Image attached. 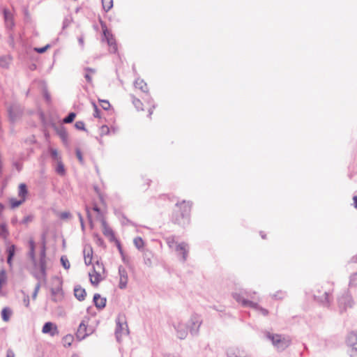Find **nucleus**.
I'll return each mask as SVG.
<instances>
[{
  "instance_id": "nucleus-37",
  "label": "nucleus",
  "mask_w": 357,
  "mask_h": 357,
  "mask_svg": "<svg viewBox=\"0 0 357 357\" xmlns=\"http://www.w3.org/2000/svg\"><path fill=\"white\" fill-rule=\"evenodd\" d=\"M328 296H329L328 293L325 291L324 294V296L322 297L319 298L318 296H314V298L317 299L319 301H320L321 303H322L324 304H325V303L326 304V303H329Z\"/></svg>"
},
{
  "instance_id": "nucleus-28",
  "label": "nucleus",
  "mask_w": 357,
  "mask_h": 357,
  "mask_svg": "<svg viewBox=\"0 0 357 357\" xmlns=\"http://www.w3.org/2000/svg\"><path fill=\"white\" fill-rule=\"evenodd\" d=\"M135 86L143 92L148 91L147 84L143 79H137L135 82Z\"/></svg>"
},
{
  "instance_id": "nucleus-27",
  "label": "nucleus",
  "mask_w": 357,
  "mask_h": 357,
  "mask_svg": "<svg viewBox=\"0 0 357 357\" xmlns=\"http://www.w3.org/2000/svg\"><path fill=\"white\" fill-rule=\"evenodd\" d=\"M228 357H250L243 350L236 349L227 354Z\"/></svg>"
},
{
  "instance_id": "nucleus-61",
  "label": "nucleus",
  "mask_w": 357,
  "mask_h": 357,
  "mask_svg": "<svg viewBox=\"0 0 357 357\" xmlns=\"http://www.w3.org/2000/svg\"><path fill=\"white\" fill-rule=\"evenodd\" d=\"M18 222V220L17 218V217H14L11 219V223L13 225H15Z\"/></svg>"
},
{
  "instance_id": "nucleus-63",
  "label": "nucleus",
  "mask_w": 357,
  "mask_h": 357,
  "mask_svg": "<svg viewBox=\"0 0 357 357\" xmlns=\"http://www.w3.org/2000/svg\"><path fill=\"white\" fill-rule=\"evenodd\" d=\"M93 210L98 213L100 212V208L96 204L93 207Z\"/></svg>"
},
{
  "instance_id": "nucleus-42",
  "label": "nucleus",
  "mask_w": 357,
  "mask_h": 357,
  "mask_svg": "<svg viewBox=\"0 0 357 357\" xmlns=\"http://www.w3.org/2000/svg\"><path fill=\"white\" fill-rule=\"evenodd\" d=\"M33 215H26L25 216L22 220V221L20 222V224H22V225H27L29 224V222H32L33 220Z\"/></svg>"
},
{
  "instance_id": "nucleus-41",
  "label": "nucleus",
  "mask_w": 357,
  "mask_h": 357,
  "mask_svg": "<svg viewBox=\"0 0 357 357\" xmlns=\"http://www.w3.org/2000/svg\"><path fill=\"white\" fill-rule=\"evenodd\" d=\"M349 286L350 287L357 286V272L351 275L350 280H349Z\"/></svg>"
},
{
  "instance_id": "nucleus-64",
  "label": "nucleus",
  "mask_w": 357,
  "mask_h": 357,
  "mask_svg": "<svg viewBox=\"0 0 357 357\" xmlns=\"http://www.w3.org/2000/svg\"><path fill=\"white\" fill-rule=\"evenodd\" d=\"M353 200H354V206L356 208H357V196H354L353 197Z\"/></svg>"
},
{
  "instance_id": "nucleus-17",
  "label": "nucleus",
  "mask_w": 357,
  "mask_h": 357,
  "mask_svg": "<svg viewBox=\"0 0 357 357\" xmlns=\"http://www.w3.org/2000/svg\"><path fill=\"white\" fill-rule=\"evenodd\" d=\"M174 328L176 332V336L181 340H184L188 335V326H185L183 324L178 322L176 324H174Z\"/></svg>"
},
{
  "instance_id": "nucleus-11",
  "label": "nucleus",
  "mask_w": 357,
  "mask_h": 357,
  "mask_svg": "<svg viewBox=\"0 0 357 357\" xmlns=\"http://www.w3.org/2000/svg\"><path fill=\"white\" fill-rule=\"evenodd\" d=\"M202 324L201 316L197 314H193L188 321V328L192 335H197L199 333V328Z\"/></svg>"
},
{
  "instance_id": "nucleus-51",
  "label": "nucleus",
  "mask_w": 357,
  "mask_h": 357,
  "mask_svg": "<svg viewBox=\"0 0 357 357\" xmlns=\"http://www.w3.org/2000/svg\"><path fill=\"white\" fill-rule=\"evenodd\" d=\"M77 215H78V218H79V222L81 224L82 229V230H84V223L83 217L80 213H78Z\"/></svg>"
},
{
  "instance_id": "nucleus-10",
  "label": "nucleus",
  "mask_w": 357,
  "mask_h": 357,
  "mask_svg": "<svg viewBox=\"0 0 357 357\" xmlns=\"http://www.w3.org/2000/svg\"><path fill=\"white\" fill-rule=\"evenodd\" d=\"M347 346L349 348L348 354L351 357L357 355V333H349L345 340Z\"/></svg>"
},
{
  "instance_id": "nucleus-1",
  "label": "nucleus",
  "mask_w": 357,
  "mask_h": 357,
  "mask_svg": "<svg viewBox=\"0 0 357 357\" xmlns=\"http://www.w3.org/2000/svg\"><path fill=\"white\" fill-rule=\"evenodd\" d=\"M255 292H250L246 290H241L239 292H234L233 293V298L239 303H241V305L243 307H250L253 309H255L256 310L260 312L264 316H266L268 314V311L259 306L257 303H255L253 301H249L245 297L251 298H252V294H255Z\"/></svg>"
},
{
  "instance_id": "nucleus-3",
  "label": "nucleus",
  "mask_w": 357,
  "mask_h": 357,
  "mask_svg": "<svg viewBox=\"0 0 357 357\" xmlns=\"http://www.w3.org/2000/svg\"><path fill=\"white\" fill-rule=\"evenodd\" d=\"M264 335L266 338L270 340L278 351H284L290 345L291 340L288 337L274 334L268 331H266Z\"/></svg>"
},
{
  "instance_id": "nucleus-40",
  "label": "nucleus",
  "mask_w": 357,
  "mask_h": 357,
  "mask_svg": "<svg viewBox=\"0 0 357 357\" xmlns=\"http://www.w3.org/2000/svg\"><path fill=\"white\" fill-rule=\"evenodd\" d=\"M61 263L65 269L70 268V264L68 258L66 256H62L61 257Z\"/></svg>"
},
{
  "instance_id": "nucleus-24",
  "label": "nucleus",
  "mask_w": 357,
  "mask_h": 357,
  "mask_svg": "<svg viewBox=\"0 0 357 357\" xmlns=\"http://www.w3.org/2000/svg\"><path fill=\"white\" fill-rule=\"evenodd\" d=\"M28 195L27 186L25 183H20L18 186V197L26 201Z\"/></svg>"
},
{
  "instance_id": "nucleus-59",
  "label": "nucleus",
  "mask_w": 357,
  "mask_h": 357,
  "mask_svg": "<svg viewBox=\"0 0 357 357\" xmlns=\"http://www.w3.org/2000/svg\"><path fill=\"white\" fill-rule=\"evenodd\" d=\"M86 215H87V218H88L89 220L91 221V215L90 211L87 206H86Z\"/></svg>"
},
{
  "instance_id": "nucleus-15",
  "label": "nucleus",
  "mask_w": 357,
  "mask_h": 357,
  "mask_svg": "<svg viewBox=\"0 0 357 357\" xmlns=\"http://www.w3.org/2000/svg\"><path fill=\"white\" fill-rule=\"evenodd\" d=\"M42 332L45 334H49L52 337L58 335L59 333L57 326L50 321L46 322L43 325Z\"/></svg>"
},
{
  "instance_id": "nucleus-6",
  "label": "nucleus",
  "mask_w": 357,
  "mask_h": 357,
  "mask_svg": "<svg viewBox=\"0 0 357 357\" xmlns=\"http://www.w3.org/2000/svg\"><path fill=\"white\" fill-rule=\"evenodd\" d=\"M93 271L94 275H92L91 273L89 274L90 277V281L93 285H98L104 279V278L101 276V273L105 272V267L102 263L97 261L93 265Z\"/></svg>"
},
{
  "instance_id": "nucleus-33",
  "label": "nucleus",
  "mask_w": 357,
  "mask_h": 357,
  "mask_svg": "<svg viewBox=\"0 0 357 357\" xmlns=\"http://www.w3.org/2000/svg\"><path fill=\"white\" fill-rule=\"evenodd\" d=\"M51 293H52V295L54 296V298H52L53 301L56 302L57 299H56V296L59 294H62V288H61V285L57 287L52 288Z\"/></svg>"
},
{
  "instance_id": "nucleus-12",
  "label": "nucleus",
  "mask_w": 357,
  "mask_h": 357,
  "mask_svg": "<svg viewBox=\"0 0 357 357\" xmlns=\"http://www.w3.org/2000/svg\"><path fill=\"white\" fill-rule=\"evenodd\" d=\"M35 247H36L35 242L32 238H31L29 241V250L27 253V256L29 257V259L31 261V264H32V268H31V271H38V261H37L36 255H35Z\"/></svg>"
},
{
  "instance_id": "nucleus-16",
  "label": "nucleus",
  "mask_w": 357,
  "mask_h": 357,
  "mask_svg": "<svg viewBox=\"0 0 357 357\" xmlns=\"http://www.w3.org/2000/svg\"><path fill=\"white\" fill-rule=\"evenodd\" d=\"M119 287L121 289H126L127 287L128 276L127 271L124 267L120 266L119 267Z\"/></svg>"
},
{
  "instance_id": "nucleus-5",
  "label": "nucleus",
  "mask_w": 357,
  "mask_h": 357,
  "mask_svg": "<svg viewBox=\"0 0 357 357\" xmlns=\"http://www.w3.org/2000/svg\"><path fill=\"white\" fill-rule=\"evenodd\" d=\"M166 243L169 248H172L174 245H176V251L181 252L182 254V261H186L188 252L187 243L183 242L177 244V243L175 241V237L174 236H171L166 238Z\"/></svg>"
},
{
  "instance_id": "nucleus-21",
  "label": "nucleus",
  "mask_w": 357,
  "mask_h": 357,
  "mask_svg": "<svg viewBox=\"0 0 357 357\" xmlns=\"http://www.w3.org/2000/svg\"><path fill=\"white\" fill-rule=\"evenodd\" d=\"M74 295L78 301H82L85 299L86 293L85 289L80 285H76L74 287Z\"/></svg>"
},
{
  "instance_id": "nucleus-20",
  "label": "nucleus",
  "mask_w": 357,
  "mask_h": 357,
  "mask_svg": "<svg viewBox=\"0 0 357 357\" xmlns=\"http://www.w3.org/2000/svg\"><path fill=\"white\" fill-rule=\"evenodd\" d=\"M86 324L85 323V321L83 320L79 326V328L77 329V331L76 333L77 338L82 340L84 339L87 335L88 333H86Z\"/></svg>"
},
{
  "instance_id": "nucleus-19",
  "label": "nucleus",
  "mask_w": 357,
  "mask_h": 357,
  "mask_svg": "<svg viewBox=\"0 0 357 357\" xmlns=\"http://www.w3.org/2000/svg\"><path fill=\"white\" fill-rule=\"evenodd\" d=\"M93 301L98 309L102 310L105 307L107 300L106 298L101 297L99 294H95Z\"/></svg>"
},
{
  "instance_id": "nucleus-44",
  "label": "nucleus",
  "mask_w": 357,
  "mask_h": 357,
  "mask_svg": "<svg viewBox=\"0 0 357 357\" xmlns=\"http://www.w3.org/2000/svg\"><path fill=\"white\" fill-rule=\"evenodd\" d=\"M75 126L77 130H86L85 125L83 121H77Z\"/></svg>"
},
{
  "instance_id": "nucleus-55",
  "label": "nucleus",
  "mask_w": 357,
  "mask_h": 357,
  "mask_svg": "<svg viewBox=\"0 0 357 357\" xmlns=\"http://www.w3.org/2000/svg\"><path fill=\"white\" fill-rule=\"evenodd\" d=\"M70 216V213H68V212H63L61 214V219H66V218H68Z\"/></svg>"
},
{
  "instance_id": "nucleus-14",
  "label": "nucleus",
  "mask_w": 357,
  "mask_h": 357,
  "mask_svg": "<svg viewBox=\"0 0 357 357\" xmlns=\"http://www.w3.org/2000/svg\"><path fill=\"white\" fill-rule=\"evenodd\" d=\"M31 274L37 280V283L35 286L34 291L32 294V298L36 299L38 295V293L39 291V289L41 287V282H46L47 281V277L46 278H40L39 275H42V274H40L38 271H31Z\"/></svg>"
},
{
  "instance_id": "nucleus-30",
  "label": "nucleus",
  "mask_w": 357,
  "mask_h": 357,
  "mask_svg": "<svg viewBox=\"0 0 357 357\" xmlns=\"http://www.w3.org/2000/svg\"><path fill=\"white\" fill-rule=\"evenodd\" d=\"M11 310L8 307H4L1 311V317L4 321H8L10 319Z\"/></svg>"
},
{
  "instance_id": "nucleus-32",
  "label": "nucleus",
  "mask_w": 357,
  "mask_h": 357,
  "mask_svg": "<svg viewBox=\"0 0 357 357\" xmlns=\"http://www.w3.org/2000/svg\"><path fill=\"white\" fill-rule=\"evenodd\" d=\"M102 8L105 12H108L113 6V0H102Z\"/></svg>"
},
{
  "instance_id": "nucleus-50",
  "label": "nucleus",
  "mask_w": 357,
  "mask_h": 357,
  "mask_svg": "<svg viewBox=\"0 0 357 357\" xmlns=\"http://www.w3.org/2000/svg\"><path fill=\"white\" fill-rule=\"evenodd\" d=\"M93 107H94L93 116L96 118L100 117V110L98 109L97 105L95 103H93Z\"/></svg>"
},
{
  "instance_id": "nucleus-36",
  "label": "nucleus",
  "mask_w": 357,
  "mask_h": 357,
  "mask_svg": "<svg viewBox=\"0 0 357 357\" xmlns=\"http://www.w3.org/2000/svg\"><path fill=\"white\" fill-rule=\"evenodd\" d=\"M57 162H58V163H57V166L56 167V172L57 174H59L60 175H63L65 174L64 165L62 163L61 160Z\"/></svg>"
},
{
  "instance_id": "nucleus-35",
  "label": "nucleus",
  "mask_w": 357,
  "mask_h": 357,
  "mask_svg": "<svg viewBox=\"0 0 357 357\" xmlns=\"http://www.w3.org/2000/svg\"><path fill=\"white\" fill-rule=\"evenodd\" d=\"M8 235V231L7 229L6 225L5 223L0 225V236L6 238Z\"/></svg>"
},
{
  "instance_id": "nucleus-49",
  "label": "nucleus",
  "mask_w": 357,
  "mask_h": 357,
  "mask_svg": "<svg viewBox=\"0 0 357 357\" xmlns=\"http://www.w3.org/2000/svg\"><path fill=\"white\" fill-rule=\"evenodd\" d=\"M100 132L102 135H107L109 132V129L107 126H102L100 128Z\"/></svg>"
},
{
  "instance_id": "nucleus-34",
  "label": "nucleus",
  "mask_w": 357,
  "mask_h": 357,
  "mask_svg": "<svg viewBox=\"0 0 357 357\" xmlns=\"http://www.w3.org/2000/svg\"><path fill=\"white\" fill-rule=\"evenodd\" d=\"M135 246L138 249L141 250L144 247V241L141 237H136L133 240Z\"/></svg>"
},
{
  "instance_id": "nucleus-22",
  "label": "nucleus",
  "mask_w": 357,
  "mask_h": 357,
  "mask_svg": "<svg viewBox=\"0 0 357 357\" xmlns=\"http://www.w3.org/2000/svg\"><path fill=\"white\" fill-rule=\"evenodd\" d=\"M84 262L86 266H89L91 264L92 256H93V250L91 246L85 247L84 249Z\"/></svg>"
},
{
  "instance_id": "nucleus-4",
  "label": "nucleus",
  "mask_w": 357,
  "mask_h": 357,
  "mask_svg": "<svg viewBox=\"0 0 357 357\" xmlns=\"http://www.w3.org/2000/svg\"><path fill=\"white\" fill-rule=\"evenodd\" d=\"M24 107L17 102H13L7 105L8 120L13 124L21 120L24 115Z\"/></svg>"
},
{
  "instance_id": "nucleus-52",
  "label": "nucleus",
  "mask_w": 357,
  "mask_h": 357,
  "mask_svg": "<svg viewBox=\"0 0 357 357\" xmlns=\"http://www.w3.org/2000/svg\"><path fill=\"white\" fill-rule=\"evenodd\" d=\"M23 303L24 305L28 307L29 306V295H26L23 299Z\"/></svg>"
},
{
  "instance_id": "nucleus-53",
  "label": "nucleus",
  "mask_w": 357,
  "mask_h": 357,
  "mask_svg": "<svg viewBox=\"0 0 357 357\" xmlns=\"http://www.w3.org/2000/svg\"><path fill=\"white\" fill-rule=\"evenodd\" d=\"M6 357H15V353L10 349L7 350Z\"/></svg>"
},
{
  "instance_id": "nucleus-2",
  "label": "nucleus",
  "mask_w": 357,
  "mask_h": 357,
  "mask_svg": "<svg viewBox=\"0 0 357 357\" xmlns=\"http://www.w3.org/2000/svg\"><path fill=\"white\" fill-rule=\"evenodd\" d=\"M176 206L179 208V214L175 212L173 215V221L181 226H185L189 222V215L191 210V203L183 200L181 203H176Z\"/></svg>"
},
{
  "instance_id": "nucleus-48",
  "label": "nucleus",
  "mask_w": 357,
  "mask_h": 357,
  "mask_svg": "<svg viewBox=\"0 0 357 357\" xmlns=\"http://www.w3.org/2000/svg\"><path fill=\"white\" fill-rule=\"evenodd\" d=\"M121 224L123 225H134V223L131 222L130 220H128L126 217L123 216V218L121 220Z\"/></svg>"
},
{
  "instance_id": "nucleus-45",
  "label": "nucleus",
  "mask_w": 357,
  "mask_h": 357,
  "mask_svg": "<svg viewBox=\"0 0 357 357\" xmlns=\"http://www.w3.org/2000/svg\"><path fill=\"white\" fill-rule=\"evenodd\" d=\"M101 102V107L104 110H107L110 107V103L108 100H100Z\"/></svg>"
},
{
  "instance_id": "nucleus-25",
  "label": "nucleus",
  "mask_w": 357,
  "mask_h": 357,
  "mask_svg": "<svg viewBox=\"0 0 357 357\" xmlns=\"http://www.w3.org/2000/svg\"><path fill=\"white\" fill-rule=\"evenodd\" d=\"M6 252L8 255L7 257V263L10 266H12V260L15 253V245H9L6 249Z\"/></svg>"
},
{
  "instance_id": "nucleus-39",
  "label": "nucleus",
  "mask_w": 357,
  "mask_h": 357,
  "mask_svg": "<svg viewBox=\"0 0 357 357\" xmlns=\"http://www.w3.org/2000/svg\"><path fill=\"white\" fill-rule=\"evenodd\" d=\"M9 65V58L6 56H1L0 58V66L4 68L8 67Z\"/></svg>"
},
{
  "instance_id": "nucleus-57",
  "label": "nucleus",
  "mask_w": 357,
  "mask_h": 357,
  "mask_svg": "<svg viewBox=\"0 0 357 357\" xmlns=\"http://www.w3.org/2000/svg\"><path fill=\"white\" fill-rule=\"evenodd\" d=\"M96 243L99 246H102L104 245V241H103V240L100 237H98L97 240H96Z\"/></svg>"
},
{
  "instance_id": "nucleus-54",
  "label": "nucleus",
  "mask_w": 357,
  "mask_h": 357,
  "mask_svg": "<svg viewBox=\"0 0 357 357\" xmlns=\"http://www.w3.org/2000/svg\"><path fill=\"white\" fill-rule=\"evenodd\" d=\"M273 297L275 298L281 299L284 297V293L282 291L278 292L276 294L273 295Z\"/></svg>"
},
{
  "instance_id": "nucleus-8",
  "label": "nucleus",
  "mask_w": 357,
  "mask_h": 357,
  "mask_svg": "<svg viewBox=\"0 0 357 357\" xmlns=\"http://www.w3.org/2000/svg\"><path fill=\"white\" fill-rule=\"evenodd\" d=\"M354 305V301L349 291H345L338 298V307L341 313L345 312L348 308H351Z\"/></svg>"
},
{
  "instance_id": "nucleus-9",
  "label": "nucleus",
  "mask_w": 357,
  "mask_h": 357,
  "mask_svg": "<svg viewBox=\"0 0 357 357\" xmlns=\"http://www.w3.org/2000/svg\"><path fill=\"white\" fill-rule=\"evenodd\" d=\"M47 259H46V246L45 243L44 242L42 245L41 250L40 252V259L38 261V271L42 275H39L40 278H46L47 277Z\"/></svg>"
},
{
  "instance_id": "nucleus-29",
  "label": "nucleus",
  "mask_w": 357,
  "mask_h": 357,
  "mask_svg": "<svg viewBox=\"0 0 357 357\" xmlns=\"http://www.w3.org/2000/svg\"><path fill=\"white\" fill-rule=\"evenodd\" d=\"M25 201H24V199H22L20 198V199H17L15 198H10L9 199V202H10L11 208H15L20 206Z\"/></svg>"
},
{
  "instance_id": "nucleus-38",
  "label": "nucleus",
  "mask_w": 357,
  "mask_h": 357,
  "mask_svg": "<svg viewBox=\"0 0 357 357\" xmlns=\"http://www.w3.org/2000/svg\"><path fill=\"white\" fill-rule=\"evenodd\" d=\"M76 116V114L74 112H70L67 116H66L63 119V122L64 123H72L75 118Z\"/></svg>"
},
{
  "instance_id": "nucleus-31",
  "label": "nucleus",
  "mask_w": 357,
  "mask_h": 357,
  "mask_svg": "<svg viewBox=\"0 0 357 357\" xmlns=\"http://www.w3.org/2000/svg\"><path fill=\"white\" fill-rule=\"evenodd\" d=\"M131 98H132V104L134 105V106L135 107V108L137 109V110H143V108H142V102H141V100L137 98H135L133 95H131Z\"/></svg>"
},
{
  "instance_id": "nucleus-7",
  "label": "nucleus",
  "mask_w": 357,
  "mask_h": 357,
  "mask_svg": "<svg viewBox=\"0 0 357 357\" xmlns=\"http://www.w3.org/2000/svg\"><path fill=\"white\" fill-rule=\"evenodd\" d=\"M116 327L115 330V335L118 342H120L121 335L125 331V333L128 334L129 330L126 321V317L124 314H119L116 319Z\"/></svg>"
},
{
  "instance_id": "nucleus-23",
  "label": "nucleus",
  "mask_w": 357,
  "mask_h": 357,
  "mask_svg": "<svg viewBox=\"0 0 357 357\" xmlns=\"http://www.w3.org/2000/svg\"><path fill=\"white\" fill-rule=\"evenodd\" d=\"M55 129L56 134L59 136L62 142L64 144H67L68 140V135L65 128L56 127Z\"/></svg>"
},
{
  "instance_id": "nucleus-47",
  "label": "nucleus",
  "mask_w": 357,
  "mask_h": 357,
  "mask_svg": "<svg viewBox=\"0 0 357 357\" xmlns=\"http://www.w3.org/2000/svg\"><path fill=\"white\" fill-rule=\"evenodd\" d=\"M75 153H76V156L77 158V159L79 160V161L82 163L83 161H84V159H83V157H82V152L79 149H77L75 150Z\"/></svg>"
},
{
  "instance_id": "nucleus-56",
  "label": "nucleus",
  "mask_w": 357,
  "mask_h": 357,
  "mask_svg": "<svg viewBox=\"0 0 357 357\" xmlns=\"http://www.w3.org/2000/svg\"><path fill=\"white\" fill-rule=\"evenodd\" d=\"M114 241H116V245H117V248H118V250H119V252L122 255L123 254V250H122V248H121L120 242L116 238V240Z\"/></svg>"
},
{
  "instance_id": "nucleus-43",
  "label": "nucleus",
  "mask_w": 357,
  "mask_h": 357,
  "mask_svg": "<svg viewBox=\"0 0 357 357\" xmlns=\"http://www.w3.org/2000/svg\"><path fill=\"white\" fill-rule=\"evenodd\" d=\"M50 155L52 159L59 161L61 160V158L59 157L58 152L56 149H50Z\"/></svg>"
},
{
  "instance_id": "nucleus-26",
  "label": "nucleus",
  "mask_w": 357,
  "mask_h": 357,
  "mask_svg": "<svg viewBox=\"0 0 357 357\" xmlns=\"http://www.w3.org/2000/svg\"><path fill=\"white\" fill-rule=\"evenodd\" d=\"M3 13L6 26H8V22H10V28H13L15 24L11 13L6 8L3 9Z\"/></svg>"
},
{
  "instance_id": "nucleus-13",
  "label": "nucleus",
  "mask_w": 357,
  "mask_h": 357,
  "mask_svg": "<svg viewBox=\"0 0 357 357\" xmlns=\"http://www.w3.org/2000/svg\"><path fill=\"white\" fill-rule=\"evenodd\" d=\"M103 36L106 39L108 45L110 47V52L116 53L117 51V46L113 35L108 31L107 28H102Z\"/></svg>"
},
{
  "instance_id": "nucleus-62",
  "label": "nucleus",
  "mask_w": 357,
  "mask_h": 357,
  "mask_svg": "<svg viewBox=\"0 0 357 357\" xmlns=\"http://www.w3.org/2000/svg\"><path fill=\"white\" fill-rule=\"evenodd\" d=\"M78 42H79V44L82 47H83V46H84V38H83V37H82V36H81V37H79V38H78Z\"/></svg>"
},
{
  "instance_id": "nucleus-46",
  "label": "nucleus",
  "mask_w": 357,
  "mask_h": 357,
  "mask_svg": "<svg viewBox=\"0 0 357 357\" xmlns=\"http://www.w3.org/2000/svg\"><path fill=\"white\" fill-rule=\"evenodd\" d=\"M50 47V45H47L43 47H36L35 48V51L38 53L43 54L44 53L48 48Z\"/></svg>"
},
{
  "instance_id": "nucleus-18",
  "label": "nucleus",
  "mask_w": 357,
  "mask_h": 357,
  "mask_svg": "<svg viewBox=\"0 0 357 357\" xmlns=\"http://www.w3.org/2000/svg\"><path fill=\"white\" fill-rule=\"evenodd\" d=\"M102 233L110 241H114L116 237L113 230L107 225L105 220H102Z\"/></svg>"
},
{
  "instance_id": "nucleus-58",
  "label": "nucleus",
  "mask_w": 357,
  "mask_h": 357,
  "mask_svg": "<svg viewBox=\"0 0 357 357\" xmlns=\"http://www.w3.org/2000/svg\"><path fill=\"white\" fill-rule=\"evenodd\" d=\"M84 70L87 73H91L92 74H94L96 73V70L94 68H89V67L85 68Z\"/></svg>"
},
{
  "instance_id": "nucleus-60",
  "label": "nucleus",
  "mask_w": 357,
  "mask_h": 357,
  "mask_svg": "<svg viewBox=\"0 0 357 357\" xmlns=\"http://www.w3.org/2000/svg\"><path fill=\"white\" fill-rule=\"evenodd\" d=\"M85 79H86L87 82L91 83L92 81L91 77L89 75V73L85 74L84 75Z\"/></svg>"
}]
</instances>
